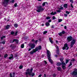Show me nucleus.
Segmentation results:
<instances>
[{"instance_id": "e433bc0d", "label": "nucleus", "mask_w": 77, "mask_h": 77, "mask_svg": "<svg viewBox=\"0 0 77 77\" xmlns=\"http://www.w3.org/2000/svg\"><path fill=\"white\" fill-rule=\"evenodd\" d=\"M50 18H51L49 16L47 17H46V20H49L50 19Z\"/></svg>"}, {"instance_id": "79ce46f5", "label": "nucleus", "mask_w": 77, "mask_h": 77, "mask_svg": "<svg viewBox=\"0 0 77 77\" xmlns=\"http://www.w3.org/2000/svg\"><path fill=\"white\" fill-rule=\"evenodd\" d=\"M13 75L12 77H15V73L13 72Z\"/></svg>"}, {"instance_id": "423d86ee", "label": "nucleus", "mask_w": 77, "mask_h": 77, "mask_svg": "<svg viewBox=\"0 0 77 77\" xmlns=\"http://www.w3.org/2000/svg\"><path fill=\"white\" fill-rule=\"evenodd\" d=\"M71 74L73 76H75L76 77H77V69H74V71Z\"/></svg>"}, {"instance_id": "7c9ffc66", "label": "nucleus", "mask_w": 77, "mask_h": 77, "mask_svg": "<svg viewBox=\"0 0 77 77\" xmlns=\"http://www.w3.org/2000/svg\"><path fill=\"white\" fill-rule=\"evenodd\" d=\"M23 68V66L22 65H20L19 67V69H22V68Z\"/></svg>"}, {"instance_id": "0e129e2a", "label": "nucleus", "mask_w": 77, "mask_h": 77, "mask_svg": "<svg viewBox=\"0 0 77 77\" xmlns=\"http://www.w3.org/2000/svg\"><path fill=\"white\" fill-rule=\"evenodd\" d=\"M39 41H40V42H41V41L42 40H41V38H40L39 39Z\"/></svg>"}, {"instance_id": "20e7f679", "label": "nucleus", "mask_w": 77, "mask_h": 77, "mask_svg": "<svg viewBox=\"0 0 77 77\" xmlns=\"http://www.w3.org/2000/svg\"><path fill=\"white\" fill-rule=\"evenodd\" d=\"M37 10L36 11L38 12H40L42 11H44V8H42V7L41 5H39V6H37Z\"/></svg>"}, {"instance_id": "aec40b11", "label": "nucleus", "mask_w": 77, "mask_h": 77, "mask_svg": "<svg viewBox=\"0 0 77 77\" xmlns=\"http://www.w3.org/2000/svg\"><path fill=\"white\" fill-rule=\"evenodd\" d=\"M63 7L64 8H66H66H68V5L67 4H64L63 5Z\"/></svg>"}, {"instance_id": "f704fd0d", "label": "nucleus", "mask_w": 77, "mask_h": 77, "mask_svg": "<svg viewBox=\"0 0 77 77\" xmlns=\"http://www.w3.org/2000/svg\"><path fill=\"white\" fill-rule=\"evenodd\" d=\"M63 20L62 19H58V22L59 23H60L61 21H62Z\"/></svg>"}, {"instance_id": "4be33fe9", "label": "nucleus", "mask_w": 77, "mask_h": 77, "mask_svg": "<svg viewBox=\"0 0 77 77\" xmlns=\"http://www.w3.org/2000/svg\"><path fill=\"white\" fill-rule=\"evenodd\" d=\"M57 69L58 70V71H60L62 69V68H61V67H57Z\"/></svg>"}, {"instance_id": "f257e3e1", "label": "nucleus", "mask_w": 77, "mask_h": 77, "mask_svg": "<svg viewBox=\"0 0 77 77\" xmlns=\"http://www.w3.org/2000/svg\"><path fill=\"white\" fill-rule=\"evenodd\" d=\"M67 42H70L72 41L70 45V47L71 48H72V47H73V45L75 44V42H76L75 39H73V38H72V37L71 36L67 37Z\"/></svg>"}, {"instance_id": "4468645a", "label": "nucleus", "mask_w": 77, "mask_h": 77, "mask_svg": "<svg viewBox=\"0 0 77 77\" xmlns=\"http://www.w3.org/2000/svg\"><path fill=\"white\" fill-rule=\"evenodd\" d=\"M10 56H10L9 57L8 59H9V60H12V59H13L12 60H13L14 59V55H13V54H11L10 55Z\"/></svg>"}, {"instance_id": "f03ea898", "label": "nucleus", "mask_w": 77, "mask_h": 77, "mask_svg": "<svg viewBox=\"0 0 77 77\" xmlns=\"http://www.w3.org/2000/svg\"><path fill=\"white\" fill-rule=\"evenodd\" d=\"M33 68H31L30 70V69L28 68L26 70V72H25V74L26 77H28V75H27L28 74L30 77V76H31L32 77L35 76V74L33 72L32 73V72H33Z\"/></svg>"}, {"instance_id": "e2e57ef3", "label": "nucleus", "mask_w": 77, "mask_h": 77, "mask_svg": "<svg viewBox=\"0 0 77 77\" xmlns=\"http://www.w3.org/2000/svg\"><path fill=\"white\" fill-rule=\"evenodd\" d=\"M54 56L56 57H57V55L55 54L54 55Z\"/></svg>"}, {"instance_id": "a18cd8bd", "label": "nucleus", "mask_w": 77, "mask_h": 77, "mask_svg": "<svg viewBox=\"0 0 77 77\" xmlns=\"http://www.w3.org/2000/svg\"><path fill=\"white\" fill-rule=\"evenodd\" d=\"M64 16L65 17H67L68 16V14H64Z\"/></svg>"}, {"instance_id": "4d7b16f0", "label": "nucleus", "mask_w": 77, "mask_h": 77, "mask_svg": "<svg viewBox=\"0 0 77 77\" xmlns=\"http://www.w3.org/2000/svg\"><path fill=\"white\" fill-rule=\"evenodd\" d=\"M2 43L3 44H5V41H3L2 42Z\"/></svg>"}, {"instance_id": "a878e982", "label": "nucleus", "mask_w": 77, "mask_h": 77, "mask_svg": "<svg viewBox=\"0 0 77 77\" xmlns=\"http://www.w3.org/2000/svg\"><path fill=\"white\" fill-rule=\"evenodd\" d=\"M60 61L61 62H64L63 58H60Z\"/></svg>"}, {"instance_id": "c85d7f7f", "label": "nucleus", "mask_w": 77, "mask_h": 77, "mask_svg": "<svg viewBox=\"0 0 77 77\" xmlns=\"http://www.w3.org/2000/svg\"><path fill=\"white\" fill-rule=\"evenodd\" d=\"M18 24L17 23H15L14 24V27H16V28H17V27H18Z\"/></svg>"}, {"instance_id": "9b49d317", "label": "nucleus", "mask_w": 77, "mask_h": 77, "mask_svg": "<svg viewBox=\"0 0 77 77\" xmlns=\"http://www.w3.org/2000/svg\"><path fill=\"white\" fill-rule=\"evenodd\" d=\"M56 48H57V51H56V54H57L58 55L60 54V51H59V47H58V46H57Z\"/></svg>"}, {"instance_id": "72a5a7b5", "label": "nucleus", "mask_w": 77, "mask_h": 77, "mask_svg": "<svg viewBox=\"0 0 77 77\" xmlns=\"http://www.w3.org/2000/svg\"><path fill=\"white\" fill-rule=\"evenodd\" d=\"M24 44H22L21 45V48H24Z\"/></svg>"}, {"instance_id": "1a4fd4ad", "label": "nucleus", "mask_w": 77, "mask_h": 77, "mask_svg": "<svg viewBox=\"0 0 77 77\" xmlns=\"http://www.w3.org/2000/svg\"><path fill=\"white\" fill-rule=\"evenodd\" d=\"M35 50L36 51H38V50H42V46L41 45H39L38 47L35 48Z\"/></svg>"}, {"instance_id": "cd10ccee", "label": "nucleus", "mask_w": 77, "mask_h": 77, "mask_svg": "<svg viewBox=\"0 0 77 77\" xmlns=\"http://www.w3.org/2000/svg\"><path fill=\"white\" fill-rule=\"evenodd\" d=\"M10 34L11 35H14V34H15V32H14V31H12L11 32Z\"/></svg>"}, {"instance_id": "6e6d98bb", "label": "nucleus", "mask_w": 77, "mask_h": 77, "mask_svg": "<svg viewBox=\"0 0 77 77\" xmlns=\"http://www.w3.org/2000/svg\"><path fill=\"white\" fill-rule=\"evenodd\" d=\"M57 14V12L55 11L54 12V15H56Z\"/></svg>"}, {"instance_id": "6ab92c4d", "label": "nucleus", "mask_w": 77, "mask_h": 77, "mask_svg": "<svg viewBox=\"0 0 77 77\" xmlns=\"http://www.w3.org/2000/svg\"><path fill=\"white\" fill-rule=\"evenodd\" d=\"M13 42H15L17 44H18L19 42V41L18 40H17V39H14Z\"/></svg>"}, {"instance_id": "9d476101", "label": "nucleus", "mask_w": 77, "mask_h": 77, "mask_svg": "<svg viewBox=\"0 0 77 77\" xmlns=\"http://www.w3.org/2000/svg\"><path fill=\"white\" fill-rule=\"evenodd\" d=\"M66 64L64 62H62V68L64 70L66 69Z\"/></svg>"}, {"instance_id": "8fccbe9b", "label": "nucleus", "mask_w": 77, "mask_h": 77, "mask_svg": "<svg viewBox=\"0 0 77 77\" xmlns=\"http://www.w3.org/2000/svg\"><path fill=\"white\" fill-rule=\"evenodd\" d=\"M53 76L54 77H55L56 76V74L55 73H54L53 74Z\"/></svg>"}, {"instance_id": "bf43d9fd", "label": "nucleus", "mask_w": 77, "mask_h": 77, "mask_svg": "<svg viewBox=\"0 0 77 77\" xmlns=\"http://www.w3.org/2000/svg\"><path fill=\"white\" fill-rule=\"evenodd\" d=\"M32 49H33L32 48H29L28 50V51H30Z\"/></svg>"}, {"instance_id": "b1692460", "label": "nucleus", "mask_w": 77, "mask_h": 77, "mask_svg": "<svg viewBox=\"0 0 77 77\" xmlns=\"http://www.w3.org/2000/svg\"><path fill=\"white\" fill-rule=\"evenodd\" d=\"M70 60V59H66V63L67 64L68 63Z\"/></svg>"}, {"instance_id": "603ef678", "label": "nucleus", "mask_w": 77, "mask_h": 77, "mask_svg": "<svg viewBox=\"0 0 77 77\" xmlns=\"http://www.w3.org/2000/svg\"><path fill=\"white\" fill-rule=\"evenodd\" d=\"M48 23H51V20L50 19L48 21Z\"/></svg>"}, {"instance_id": "2f4dec72", "label": "nucleus", "mask_w": 77, "mask_h": 77, "mask_svg": "<svg viewBox=\"0 0 77 77\" xmlns=\"http://www.w3.org/2000/svg\"><path fill=\"white\" fill-rule=\"evenodd\" d=\"M8 56V54H5L4 55V58L6 59V58Z\"/></svg>"}, {"instance_id": "680f3d73", "label": "nucleus", "mask_w": 77, "mask_h": 77, "mask_svg": "<svg viewBox=\"0 0 77 77\" xmlns=\"http://www.w3.org/2000/svg\"><path fill=\"white\" fill-rule=\"evenodd\" d=\"M51 14L52 15H54V13L53 12H52L51 13Z\"/></svg>"}, {"instance_id": "473e14b6", "label": "nucleus", "mask_w": 77, "mask_h": 77, "mask_svg": "<svg viewBox=\"0 0 77 77\" xmlns=\"http://www.w3.org/2000/svg\"><path fill=\"white\" fill-rule=\"evenodd\" d=\"M38 42V40H35V42H34V43H35V44H37Z\"/></svg>"}, {"instance_id": "ddd939ff", "label": "nucleus", "mask_w": 77, "mask_h": 77, "mask_svg": "<svg viewBox=\"0 0 77 77\" xmlns=\"http://www.w3.org/2000/svg\"><path fill=\"white\" fill-rule=\"evenodd\" d=\"M59 10H56V12L60 13V12H61V10H63V7H61L59 8Z\"/></svg>"}, {"instance_id": "a19ab883", "label": "nucleus", "mask_w": 77, "mask_h": 77, "mask_svg": "<svg viewBox=\"0 0 77 77\" xmlns=\"http://www.w3.org/2000/svg\"><path fill=\"white\" fill-rule=\"evenodd\" d=\"M15 2V0H12V1H10V2L11 3H14Z\"/></svg>"}, {"instance_id": "c9c22d12", "label": "nucleus", "mask_w": 77, "mask_h": 77, "mask_svg": "<svg viewBox=\"0 0 77 77\" xmlns=\"http://www.w3.org/2000/svg\"><path fill=\"white\" fill-rule=\"evenodd\" d=\"M14 7H18V5H17V3H16L14 4Z\"/></svg>"}, {"instance_id": "37998d69", "label": "nucleus", "mask_w": 77, "mask_h": 77, "mask_svg": "<svg viewBox=\"0 0 77 77\" xmlns=\"http://www.w3.org/2000/svg\"><path fill=\"white\" fill-rule=\"evenodd\" d=\"M52 19L54 20H55V19H56V18L55 16H53L52 17Z\"/></svg>"}, {"instance_id": "393cba45", "label": "nucleus", "mask_w": 77, "mask_h": 77, "mask_svg": "<svg viewBox=\"0 0 77 77\" xmlns=\"http://www.w3.org/2000/svg\"><path fill=\"white\" fill-rule=\"evenodd\" d=\"M24 38L26 41H27V39H28V38H29V37L27 36H25V37H24Z\"/></svg>"}, {"instance_id": "69168bd1", "label": "nucleus", "mask_w": 77, "mask_h": 77, "mask_svg": "<svg viewBox=\"0 0 77 77\" xmlns=\"http://www.w3.org/2000/svg\"><path fill=\"white\" fill-rule=\"evenodd\" d=\"M64 29H66V26H64Z\"/></svg>"}, {"instance_id": "13d9d810", "label": "nucleus", "mask_w": 77, "mask_h": 77, "mask_svg": "<svg viewBox=\"0 0 77 77\" xmlns=\"http://www.w3.org/2000/svg\"><path fill=\"white\" fill-rule=\"evenodd\" d=\"M54 25H52L51 26V28L52 29H54Z\"/></svg>"}, {"instance_id": "a211bd4d", "label": "nucleus", "mask_w": 77, "mask_h": 77, "mask_svg": "<svg viewBox=\"0 0 77 77\" xmlns=\"http://www.w3.org/2000/svg\"><path fill=\"white\" fill-rule=\"evenodd\" d=\"M9 29H10V25H8L6 26L5 30H8Z\"/></svg>"}, {"instance_id": "39448f33", "label": "nucleus", "mask_w": 77, "mask_h": 77, "mask_svg": "<svg viewBox=\"0 0 77 77\" xmlns=\"http://www.w3.org/2000/svg\"><path fill=\"white\" fill-rule=\"evenodd\" d=\"M10 0H4V1L2 2V4L4 5V7H6L7 5H8L9 2Z\"/></svg>"}, {"instance_id": "5701e85b", "label": "nucleus", "mask_w": 77, "mask_h": 77, "mask_svg": "<svg viewBox=\"0 0 77 77\" xmlns=\"http://www.w3.org/2000/svg\"><path fill=\"white\" fill-rule=\"evenodd\" d=\"M45 3L48 5V3L47 2H44L42 4V6L44 7V6H45Z\"/></svg>"}, {"instance_id": "052dcab7", "label": "nucleus", "mask_w": 77, "mask_h": 77, "mask_svg": "<svg viewBox=\"0 0 77 77\" xmlns=\"http://www.w3.org/2000/svg\"><path fill=\"white\" fill-rule=\"evenodd\" d=\"M42 75L41 74H40L39 75L38 77H41V76H42Z\"/></svg>"}, {"instance_id": "c03bdc74", "label": "nucleus", "mask_w": 77, "mask_h": 77, "mask_svg": "<svg viewBox=\"0 0 77 77\" xmlns=\"http://www.w3.org/2000/svg\"><path fill=\"white\" fill-rule=\"evenodd\" d=\"M35 41V40L34 39H33L32 40V42H34V43Z\"/></svg>"}, {"instance_id": "864d4df0", "label": "nucleus", "mask_w": 77, "mask_h": 77, "mask_svg": "<svg viewBox=\"0 0 77 77\" xmlns=\"http://www.w3.org/2000/svg\"><path fill=\"white\" fill-rule=\"evenodd\" d=\"M70 6L72 8H74V7L72 6V4H71Z\"/></svg>"}, {"instance_id": "49530a36", "label": "nucleus", "mask_w": 77, "mask_h": 77, "mask_svg": "<svg viewBox=\"0 0 77 77\" xmlns=\"http://www.w3.org/2000/svg\"><path fill=\"white\" fill-rule=\"evenodd\" d=\"M17 34H18V31H16L15 33V36H17Z\"/></svg>"}, {"instance_id": "3c124183", "label": "nucleus", "mask_w": 77, "mask_h": 77, "mask_svg": "<svg viewBox=\"0 0 77 77\" xmlns=\"http://www.w3.org/2000/svg\"><path fill=\"white\" fill-rule=\"evenodd\" d=\"M18 57V55L17 54H14V57Z\"/></svg>"}, {"instance_id": "ea45409f", "label": "nucleus", "mask_w": 77, "mask_h": 77, "mask_svg": "<svg viewBox=\"0 0 77 77\" xmlns=\"http://www.w3.org/2000/svg\"><path fill=\"white\" fill-rule=\"evenodd\" d=\"M66 14H68V15H69V14L70 13L69 11H66Z\"/></svg>"}, {"instance_id": "338daca9", "label": "nucleus", "mask_w": 77, "mask_h": 77, "mask_svg": "<svg viewBox=\"0 0 77 77\" xmlns=\"http://www.w3.org/2000/svg\"><path fill=\"white\" fill-rule=\"evenodd\" d=\"M56 43H58V41L57 40H56Z\"/></svg>"}, {"instance_id": "5fc2aeb1", "label": "nucleus", "mask_w": 77, "mask_h": 77, "mask_svg": "<svg viewBox=\"0 0 77 77\" xmlns=\"http://www.w3.org/2000/svg\"><path fill=\"white\" fill-rule=\"evenodd\" d=\"M69 1L72 3H73V0H69Z\"/></svg>"}, {"instance_id": "09e8293b", "label": "nucleus", "mask_w": 77, "mask_h": 77, "mask_svg": "<svg viewBox=\"0 0 77 77\" xmlns=\"http://www.w3.org/2000/svg\"><path fill=\"white\" fill-rule=\"evenodd\" d=\"M44 62L45 63V65H46V64H47V61H46L44 60Z\"/></svg>"}, {"instance_id": "dca6fc26", "label": "nucleus", "mask_w": 77, "mask_h": 77, "mask_svg": "<svg viewBox=\"0 0 77 77\" xmlns=\"http://www.w3.org/2000/svg\"><path fill=\"white\" fill-rule=\"evenodd\" d=\"M62 65V62H58L57 63V66H61V65Z\"/></svg>"}, {"instance_id": "f8f14e48", "label": "nucleus", "mask_w": 77, "mask_h": 77, "mask_svg": "<svg viewBox=\"0 0 77 77\" xmlns=\"http://www.w3.org/2000/svg\"><path fill=\"white\" fill-rule=\"evenodd\" d=\"M36 50L35 49H33L32 51H31L30 52V54L31 55H32V54H33L34 53H36Z\"/></svg>"}, {"instance_id": "6e6552de", "label": "nucleus", "mask_w": 77, "mask_h": 77, "mask_svg": "<svg viewBox=\"0 0 77 77\" xmlns=\"http://www.w3.org/2000/svg\"><path fill=\"white\" fill-rule=\"evenodd\" d=\"M64 47H63V50H65L66 49V50H68L69 49V47L68 46V44H65L64 45Z\"/></svg>"}, {"instance_id": "bb28decb", "label": "nucleus", "mask_w": 77, "mask_h": 77, "mask_svg": "<svg viewBox=\"0 0 77 77\" xmlns=\"http://www.w3.org/2000/svg\"><path fill=\"white\" fill-rule=\"evenodd\" d=\"M6 38V36H3L1 38V40H2V39H4V38Z\"/></svg>"}, {"instance_id": "c756f323", "label": "nucleus", "mask_w": 77, "mask_h": 77, "mask_svg": "<svg viewBox=\"0 0 77 77\" xmlns=\"http://www.w3.org/2000/svg\"><path fill=\"white\" fill-rule=\"evenodd\" d=\"M72 65V62L70 61V63H69V64L68 66V67H70V66H71Z\"/></svg>"}, {"instance_id": "f3484780", "label": "nucleus", "mask_w": 77, "mask_h": 77, "mask_svg": "<svg viewBox=\"0 0 77 77\" xmlns=\"http://www.w3.org/2000/svg\"><path fill=\"white\" fill-rule=\"evenodd\" d=\"M49 41L51 43V44H53V40H52V38L51 37H50L49 38Z\"/></svg>"}, {"instance_id": "de8ad7c7", "label": "nucleus", "mask_w": 77, "mask_h": 77, "mask_svg": "<svg viewBox=\"0 0 77 77\" xmlns=\"http://www.w3.org/2000/svg\"><path fill=\"white\" fill-rule=\"evenodd\" d=\"M14 42V40H10V43H13Z\"/></svg>"}, {"instance_id": "7ed1b4c3", "label": "nucleus", "mask_w": 77, "mask_h": 77, "mask_svg": "<svg viewBox=\"0 0 77 77\" xmlns=\"http://www.w3.org/2000/svg\"><path fill=\"white\" fill-rule=\"evenodd\" d=\"M46 54L49 61V62L51 63V64H53V61L51 59V52L50 51L47 50Z\"/></svg>"}, {"instance_id": "0eeeda50", "label": "nucleus", "mask_w": 77, "mask_h": 77, "mask_svg": "<svg viewBox=\"0 0 77 77\" xmlns=\"http://www.w3.org/2000/svg\"><path fill=\"white\" fill-rule=\"evenodd\" d=\"M28 45L30 48H31L32 49L35 48V46H36L35 43H31L29 44Z\"/></svg>"}, {"instance_id": "2eb2a0df", "label": "nucleus", "mask_w": 77, "mask_h": 77, "mask_svg": "<svg viewBox=\"0 0 77 77\" xmlns=\"http://www.w3.org/2000/svg\"><path fill=\"white\" fill-rule=\"evenodd\" d=\"M65 33V31H62V32H60L59 34V36H62V34H64Z\"/></svg>"}, {"instance_id": "58836bf2", "label": "nucleus", "mask_w": 77, "mask_h": 77, "mask_svg": "<svg viewBox=\"0 0 77 77\" xmlns=\"http://www.w3.org/2000/svg\"><path fill=\"white\" fill-rule=\"evenodd\" d=\"M47 33V31H44L43 32V35H45L46 33Z\"/></svg>"}, {"instance_id": "4c0bfd02", "label": "nucleus", "mask_w": 77, "mask_h": 77, "mask_svg": "<svg viewBox=\"0 0 77 77\" xmlns=\"http://www.w3.org/2000/svg\"><path fill=\"white\" fill-rule=\"evenodd\" d=\"M75 61V59L74 58H73L72 60H71L70 62H74Z\"/></svg>"}, {"instance_id": "412c9836", "label": "nucleus", "mask_w": 77, "mask_h": 77, "mask_svg": "<svg viewBox=\"0 0 77 77\" xmlns=\"http://www.w3.org/2000/svg\"><path fill=\"white\" fill-rule=\"evenodd\" d=\"M50 25V23H49L48 22H47L45 23V26H46L47 27H48V26H49Z\"/></svg>"}, {"instance_id": "774afa93", "label": "nucleus", "mask_w": 77, "mask_h": 77, "mask_svg": "<svg viewBox=\"0 0 77 77\" xmlns=\"http://www.w3.org/2000/svg\"><path fill=\"white\" fill-rule=\"evenodd\" d=\"M42 26H44V24H42Z\"/></svg>"}]
</instances>
